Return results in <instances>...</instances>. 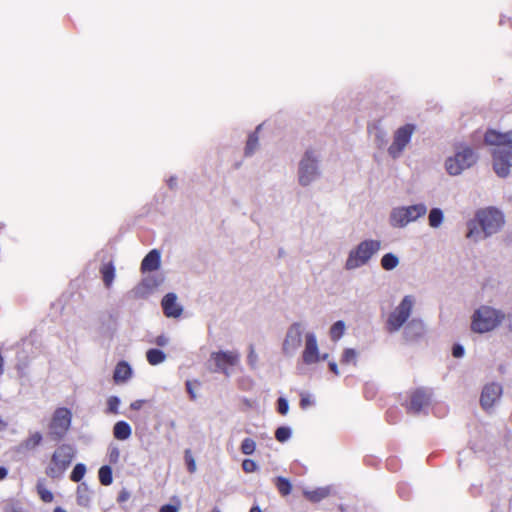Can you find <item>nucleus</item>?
<instances>
[{"label": "nucleus", "instance_id": "obj_1", "mask_svg": "<svg viewBox=\"0 0 512 512\" xmlns=\"http://www.w3.org/2000/svg\"><path fill=\"white\" fill-rule=\"evenodd\" d=\"M504 215L494 207H487L476 212L475 218L468 222L466 237L475 242L497 233L504 225Z\"/></svg>", "mask_w": 512, "mask_h": 512}, {"label": "nucleus", "instance_id": "obj_2", "mask_svg": "<svg viewBox=\"0 0 512 512\" xmlns=\"http://www.w3.org/2000/svg\"><path fill=\"white\" fill-rule=\"evenodd\" d=\"M484 141L488 145L498 147L492 154L493 169L499 177H506L509 168L512 167V130L505 133L488 130L484 135Z\"/></svg>", "mask_w": 512, "mask_h": 512}, {"label": "nucleus", "instance_id": "obj_3", "mask_svg": "<svg viewBox=\"0 0 512 512\" xmlns=\"http://www.w3.org/2000/svg\"><path fill=\"white\" fill-rule=\"evenodd\" d=\"M504 318L505 315L500 310L481 306L472 316L471 330L476 333L490 332L501 324Z\"/></svg>", "mask_w": 512, "mask_h": 512}, {"label": "nucleus", "instance_id": "obj_4", "mask_svg": "<svg viewBox=\"0 0 512 512\" xmlns=\"http://www.w3.org/2000/svg\"><path fill=\"white\" fill-rule=\"evenodd\" d=\"M477 159L478 156L471 147L459 144L456 147L454 156L447 158L445 168L449 175L456 176L473 166Z\"/></svg>", "mask_w": 512, "mask_h": 512}, {"label": "nucleus", "instance_id": "obj_5", "mask_svg": "<svg viewBox=\"0 0 512 512\" xmlns=\"http://www.w3.org/2000/svg\"><path fill=\"white\" fill-rule=\"evenodd\" d=\"M380 248L381 242L379 240L371 239L360 242L355 249L350 251L345 263V268L352 270L367 264Z\"/></svg>", "mask_w": 512, "mask_h": 512}, {"label": "nucleus", "instance_id": "obj_6", "mask_svg": "<svg viewBox=\"0 0 512 512\" xmlns=\"http://www.w3.org/2000/svg\"><path fill=\"white\" fill-rule=\"evenodd\" d=\"M75 457V450L69 444H61L53 452L46 474L51 478H59L67 470Z\"/></svg>", "mask_w": 512, "mask_h": 512}, {"label": "nucleus", "instance_id": "obj_7", "mask_svg": "<svg viewBox=\"0 0 512 512\" xmlns=\"http://www.w3.org/2000/svg\"><path fill=\"white\" fill-rule=\"evenodd\" d=\"M72 420V413L68 408H57L48 425L49 437L53 441L62 440L70 429Z\"/></svg>", "mask_w": 512, "mask_h": 512}, {"label": "nucleus", "instance_id": "obj_8", "mask_svg": "<svg viewBox=\"0 0 512 512\" xmlns=\"http://www.w3.org/2000/svg\"><path fill=\"white\" fill-rule=\"evenodd\" d=\"M414 300L412 296H405L400 304L392 311L386 322V329L390 333L398 331L409 318Z\"/></svg>", "mask_w": 512, "mask_h": 512}, {"label": "nucleus", "instance_id": "obj_9", "mask_svg": "<svg viewBox=\"0 0 512 512\" xmlns=\"http://www.w3.org/2000/svg\"><path fill=\"white\" fill-rule=\"evenodd\" d=\"M426 212L427 207L422 203L406 207H398L391 213V223L396 227H404L408 223L424 216Z\"/></svg>", "mask_w": 512, "mask_h": 512}, {"label": "nucleus", "instance_id": "obj_10", "mask_svg": "<svg viewBox=\"0 0 512 512\" xmlns=\"http://www.w3.org/2000/svg\"><path fill=\"white\" fill-rule=\"evenodd\" d=\"M416 131V126L407 123L395 130L393 141L388 147V154L393 158H399L410 143L412 135Z\"/></svg>", "mask_w": 512, "mask_h": 512}, {"label": "nucleus", "instance_id": "obj_11", "mask_svg": "<svg viewBox=\"0 0 512 512\" xmlns=\"http://www.w3.org/2000/svg\"><path fill=\"white\" fill-rule=\"evenodd\" d=\"M431 400L432 393L430 390L423 387L413 389L409 392V401L405 404L406 411L418 414L430 405Z\"/></svg>", "mask_w": 512, "mask_h": 512}, {"label": "nucleus", "instance_id": "obj_12", "mask_svg": "<svg viewBox=\"0 0 512 512\" xmlns=\"http://www.w3.org/2000/svg\"><path fill=\"white\" fill-rule=\"evenodd\" d=\"M317 160L313 157L312 151H306L299 166V182L306 186L310 184L317 175Z\"/></svg>", "mask_w": 512, "mask_h": 512}, {"label": "nucleus", "instance_id": "obj_13", "mask_svg": "<svg viewBox=\"0 0 512 512\" xmlns=\"http://www.w3.org/2000/svg\"><path fill=\"white\" fill-rule=\"evenodd\" d=\"M327 357L328 354L320 356L316 336L313 333H307L305 336V348L302 353L303 362L311 365L319 362L320 359L326 360Z\"/></svg>", "mask_w": 512, "mask_h": 512}, {"label": "nucleus", "instance_id": "obj_14", "mask_svg": "<svg viewBox=\"0 0 512 512\" xmlns=\"http://www.w3.org/2000/svg\"><path fill=\"white\" fill-rule=\"evenodd\" d=\"M502 395V387L498 383H489L482 389L480 396L481 407L488 411L500 399Z\"/></svg>", "mask_w": 512, "mask_h": 512}, {"label": "nucleus", "instance_id": "obj_15", "mask_svg": "<svg viewBox=\"0 0 512 512\" xmlns=\"http://www.w3.org/2000/svg\"><path fill=\"white\" fill-rule=\"evenodd\" d=\"M302 342V331L299 323H294L290 326L287 331L285 340L283 342V351L285 354H289L301 346Z\"/></svg>", "mask_w": 512, "mask_h": 512}, {"label": "nucleus", "instance_id": "obj_16", "mask_svg": "<svg viewBox=\"0 0 512 512\" xmlns=\"http://www.w3.org/2000/svg\"><path fill=\"white\" fill-rule=\"evenodd\" d=\"M217 368L225 374H228V367L235 366L238 363L239 355L235 352H215L212 354Z\"/></svg>", "mask_w": 512, "mask_h": 512}, {"label": "nucleus", "instance_id": "obj_17", "mask_svg": "<svg viewBox=\"0 0 512 512\" xmlns=\"http://www.w3.org/2000/svg\"><path fill=\"white\" fill-rule=\"evenodd\" d=\"M161 305L167 317L177 318L182 314V307L177 303V297L173 293L166 294L162 299Z\"/></svg>", "mask_w": 512, "mask_h": 512}, {"label": "nucleus", "instance_id": "obj_18", "mask_svg": "<svg viewBox=\"0 0 512 512\" xmlns=\"http://www.w3.org/2000/svg\"><path fill=\"white\" fill-rule=\"evenodd\" d=\"M161 255L156 249L151 250L141 262V272L155 271L160 267Z\"/></svg>", "mask_w": 512, "mask_h": 512}, {"label": "nucleus", "instance_id": "obj_19", "mask_svg": "<svg viewBox=\"0 0 512 512\" xmlns=\"http://www.w3.org/2000/svg\"><path fill=\"white\" fill-rule=\"evenodd\" d=\"M131 376L132 370L130 365L125 361L118 362L113 373L115 383H124L129 380Z\"/></svg>", "mask_w": 512, "mask_h": 512}, {"label": "nucleus", "instance_id": "obj_20", "mask_svg": "<svg viewBox=\"0 0 512 512\" xmlns=\"http://www.w3.org/2000/svg\"><path fill=\"white\" fill-rule=\"evenodd\" d=\"M304 497L313 503H318L330 495V488L319 487L314 490H305Z\"/></svg>", "mask_w": 512, "mask_h": 512}, {"label": "nucleus", "instance_id": "obj_21", "mask_svg": "<svg viewBox=\"0 0 512 512\" xmlns=\"http://www.w3.org/2000/svg\"><path fill=\"white\" fill-rule=\"evenodd\" d=\"M42 440V434L38 431H35L21 442L20 448L25 451L34 450L42 443Z\"/></svg>", "mask_w": 512, "mask_h": 512}, {"label": "nucleus", "instance_id": "obj_22", "mask_svg": "<svg viewBox=\"0 0 512 512\" xmlns=\"http://www.w3.org/2000/svg\"><path fill=\"white\" fill-rule=\"evenodd\" d=\"M100 272L102 275L104 285L106 286V288H110L115 277V267L113 263L108 262L103 264L100 269Z\"/></svg>", "mask_w": 512, "mask_h": 512}, {"label": "nucleus", "instance_id": "obj_23", "mask_svg": "<svg viewBox=\"0 0 512 512\" xmlns=\"http://www.w3.org/2000/svg\"><path fill=\"white\" fill-rule=\"evenodd\" d=\"M114 437L118 440H126L131 435V427L125 421H119L113 428Z\"/></svg>", "mask_w": 512, "mask_h": 512}, {"label": "nucleus", "instance_id": "obj_24", "mask_svg": "<svg viewBox=\"0 0 512 512\" xmlns=\"http://www.w3.org/2000/svg\"><path fill=\"white\" fill-rule=\"evenodd\" d=\"M259 129H260V126L256 129V131H254L253 133H251L248 136V140H247L246 147H245V155L246 156H251L258 147V143H259L258 130Z\"/></svg>", "mask_w": 512, "mask_h": 512}, {"label": "nucleus", "instance_id": "obj_25", "mask_svg": "<svg viewBox=\"0 0 512 512\" xmlns=\"http://www.w3.org/2000/svg\"><path fill=\"white\" fill-rule=\"evenodd\" d=\"M275 486L282 496H287L292 491V485L290 481L282 476H278L275 478Z\"/></svg>", "mask_w": 512, "mask_h": 512}, {"label": "nucleus", "instance_id": "obj_26", "mask_svg": "<svg viewBox=\"0 0 512 512\" xmlns=\"http://www.w3.org/2000/svg\"><path fill=\"white\" fill-rule=\"evenodd\" d=\"M146 358L149 364L158 365L165 360L166 355L159 349H149L146 353Z\"/></svg>", "mask_w": 512, "mask_h": 512}, {"label": "nucleus", "instance_id": "obj_27", "mask_svg": "<svg viewBox=\"0 0 512 512\" xmlns=\"http://www.w3.org/2000/svg\"><path fill=\"white\" fill-rule=\"evenodd\" d=\"M98 477L99 481L102 485L108 486L112 484L113 477H112V469L108 465L102 466L98 471Z\"/></svg>", "mask_w": 512, "mask_h": 512}, {"label": "nucleus", "instance_id": "obj_28", "mask_svg": "<svg viewBox=\"0 0 512 512\" xmlns=\"http://www.w3.org/2000/svg\"><path fill=\"white\" fill-rule=\"evenodd\" d=\"M399 264V260L396 255L392 253L385 254L381 259V266L384 270H393Z\"/></svg>", "mask_w": 512, "mask_h": 512}, {"label": "nucleus", "instance_id": "obj_29", "mask_svg": "<svg viewBox=\"0 0 512 512\" xmlns=\"http://www.w3.org/2000/svg\"><path fill=\"white\" fill-rule=\"evenodd\" d=\"M345 323L342 320L335 322L330 328V338L332 341H338L344 334Z\"/></svg>", "mask_w": 512, "mask_h": 512}, {"label": "nucleus", "instance_id": "obj_30", "mask_svg": "<svg viewBox=\"0 0 512 512\" xmlns=\"http://www.w3.org/2000/svg\"><path fill=\"white\" fill-rule=\"evenodd\" d=\"M428 221L431 227H439L443 221V212L439 208L431 209L428 216Z\"/></svg>", "mask_w": 512, "mask_h": 512}, {"label": "nucleus", "instance_id": "obj_31", "mask_svg": "<svg viewBox=\"0 0 512 512\" xmlns=\"http://www.w3.org/2000/svg\"><path fill=\"white\" fill-rule=\"evenodd\" d=\"M85 473H86V466L82 463H78L74 466V468L70 474V479L73 482H80L83 479Z\"/></svg>", "mask_w": 512, "mask_h": 512}, {"label": "nucleus", "instance_id": "obj_32", "mask_svg": "<svg viewBox=\"0 0 512 512\" xmlns=\"http://www.w3.org/2000/svg\"><path fill=\"white\" fill-rule=\"evenodd\" d=\"M241 452L245 455H251L256 450V443L252 438H245L241 443Z\"/></svg>", "mask_w": 512, "mask_h": 512}, {"label": "nucleus", "instance_id": "obj_33", "mask_svg": "<svg viewBox=\"0 0 512 512\" xmlns=\"http://www.w3.org/2000/svg\"><path fill=\"white\" fill-rule=\"evenodd\" d=\"M357 352L352 348L344 350L341 358L342 364H356Z\"/></svg>", "mask_w": 512, "mask_h": 512}, {"label": "nucleus", "instance_id": "obj_34", "mask_svg": "<svg viewBox=\"0 0 512 512\" xmlns=\"http://www.w3.org/2000/svg\"><path fill=\"white\" fill-rule=\"evenodd\" d=\"M291 437V429L286 426H281L275 431V438L277 441L283 443Z\"/></svg>", "mask_w": 512, "mask_h": 512}, {"label": "nucleus", "instance_id": "obj_35", "mask_svg": "<svg viewBox=\"0 0 512 512\" xmlns=\"http://www.w3.org/2000/svg\"><path fill=\"white\" fill-rule=\"evenodd\" d=\"M184 458L189 473H194L196 471V462L190 449L185 450Z\"/></svg>", "mask_w": 512, "mask_h": 512}, {"label": "nucleus", "instance_id": "obj_36", "mask_svg": "<svg viewBox=\"0 0 512 512\" xmlns=\"http://www.w3.org/2000/svg\"><path fill=\"white\" fill-rule=\"evenodd\" d=\"M242 469L246 473H252L257 470V464L252 459H245L242 462Z\"/></svg>", "mask_w": 512, "mask_h": 512}, {"label": "nucleus", "instance_id": "obj_37", "mask_svg": "<svg viewBox=\"0 0 512 512\" xmlns=\"http://www.w3.org/2000/svg\"><path fill=\"white\" fill-rule=\"evenodd\" d=\"M288 410H289L288 401L285 398L280 397L277 400V411H278V413H280L281 415H286Z\"/></svg>", "mask_w": 512, "mask_h": 512}, {"label": "nucleus", "instance_id": "obj_38", "mask_svg": "<svg viewBox=\"0 0 512 512\" xmlns=\"http://www.w3.org/2000/svg\"><path fill=\"white\" fill-rule=\"evenodd\" d=\"M107 404H108L109 412H111V413H117L118 412V406L120 404V400H119L118 397H116V396L109 397L108 401H107Z\"/></svg>", "mask_w": 512, "mask_h": 512}, {"label": "nucleus", "instance_id": "obj_39", "mask_svg": "<svg viewBox=\"0 0 512 512\" xmlns=\"http://www.w3.org/2000/svg\"><path fill=\"white\" fill-rule=\"evenodd\" d=\"M300 407L301 409L305 410L307 409L308 407H310L311 405H313V400L311 399V396L307 393H301L300 394Z\"/></svg>", "mask_w": 512, "mask_h": 512}, {"label": "nucleus", "instance_id": "obj_40", "mask_svg": "<svg viewBox=\"0 0 512 512\" xmlns=\"http://www.w3.org/2000/svg\"><path fill=\"white\" fill-rule=\"evenodd\" d=\"M194 384H195L196 386H199V385H200V383H199L198 381H194V382H192V381H187V382H186V390H187V392H188V394H189V396H190L191 400H195V399H196V397H197V396H196V393H195V391H194Z\"/></svg>", "mask_w": 512, "mask_h": 512}, {"label": "nucleus", "instance_id": "obj_41", "mask_svg": "<svg viewBox=\"0 0 512 512\" xmlns=\"http://www.w3.org/2000/svg\"><path fill=\"white\" fill-rule=\"evenodd\" d=\"M39 494H40L41 499L44 502L49 503V502L53 501L54 497H53V494L51 491L46 490V489H41V490H39Z\"/></svg>", "mask_w": 512, "mask_h": 512}, {"label": "nucleus", "instance_id": "obj_42", "mask_svg": "<svg viewBox=\"0 0 512 512\" xmlns=\"http://www.w3.org/2000/svg\"><path fill=\"white\" fill-rule=\"evenodd\" d=\"M452 355L455 358L462 357L464 355V348L459 344H455L452 348Z\"/></svg>", "mask_w": 512, "mask_h": 512}, {"label": "nucleus", "instance_id": "obj_43", "mask_svg": "<svg viewBox=\"0 0 512 512\" xmlns=\"http://www.w3.org/2000/svg\"><path fill=\"white\" fill-rule=\"evenodd\" d=\"M178 511H179V507L175 506V505H171V504L163 505L159 510V512H178Z\"/></svg>", "mask_w": 512, "mask_h": 512}, {"label": "nucleus", "instance_id": "obj_44", "mask_svg": "<svg viewBox=\"0 0 512 512\" xmlns=\"http://www.w3.org/2000/svg\"><path fill=\"white\" fill-rule=\"evenodd\" d=\"M146 401L142 399L135 400L130 404L132 410H140Z\"/></svg>", "mask_w": 512, "mask_h": 512}, {"label": "nucleus", "instance_id": "obj_45", "mask_svg": "<svg viewBox=\"0 0 512 512\" xmlns=\"http://www.w3.org/2000/svg\"><path fill=\"white\" fill-rule=\"evenodd\" d=\"M109 459L111 463H116L119 459V451L117 448L111 450L109 454Z\"/></svg>", "mask_w": 512, "mask_h": 512}, {"label": "nucleus", "instance_id": "obj_46", "mask_svg": "<svg viewBox=\"0 0 512 512\" xmlns=\"http://www.w3.org/2000/svg\"><path fill=\"white\" fill-rule=\"evenodd\" d=\"M168 342V339L164 335H160L156 337L155 343L158 346H165Z\"/></svg>", "mask_w": 512, "mask_h": 512}, {"label": "nucleus", "instance_id": "obj_47", "mask_svg": "<svg viewBox=\"0 0 512 512\" xmlns=\"http://www.w3.org/2000/svg\"><path fill=\"white\" fill-rule=\"evenodd\" d=\"M129 493L125 490L121 491L118 496V502H124L129 499Z\"/></svg>", "mask_w": 512, "mask_h": 512}, {"label": "nucleus", "instance_id": "obj_48", "mask_svg": "<svg viewBox=\"0 0 512 512\" xmlns=\"http://www.w3.org/2000/svg\"><path fill=\"white\" fill-rule=\"evenodd\" d=\"M329 369L331 370V372H333L335 375H339V370H338V366L335 362H330L329 363Z\"/></svg>", "mask_w": 512, "mask_h": 512}, {"label": "nucleus", "instance_id": "obj_49", "mask_svg": "<svg viewBox=\"0 0 512 512\" xmlns=\"http://www.w3.org/2000/svg\"><path fill=\"white\" fill-rule=\"evenodd\" d=\"M7 476V469L0 467V480H3Z\"/></svg>", "mask_w": 512, "mask_h": 512}, {"label": "nucleus", "instance_id": "obj_50", "mask_svg": "<svg viewBox=\"0 0 512 512\" xmlns=\"http://www.w3.org/2000/svg\"><path fill=\"white\" fill-rule=\"evenodd\" d=\"M3 371H4V360H3L2 355L0 354V375L3 373Z\"/></svg>", "mask_w": 512, "mask_h": 512}, {"label": "nucleus", "instance_id": "obj_51", "mask_svg": "<svg viewBox=\"0 0 512 512\" xmlns=\"http://www.w3.org/2000/svg\"><path fill=\"white\" fill-rule=\"evenodd\" d=\"M250 512H262V510H261L258 506H253V507L250 509Z\"/></svg>", "mask_w": 512, "mask_h": 512}, {"label": "nucleus", "instance_id": "obj_52", "mask_svg": "<svg viewBox=\"0 0 512 512\" xmlns=\"http://www.w3.org/2000/svg\"><path fill=\"white\" fill-rule=\"evenodd\" d=\"M53 512H67V511L62 509L61 507H57V508L54 509Z\"/></svg>", "mask_w": 512, "mask_h": 512}, {"label": "nucleus", "instance_id": "obj_53", "mask_svg": "<svg viewBox=\"0 0 512 512\" xmlns=\"http://www.w3.org/2000/svg\"><path fill=\"white\" fill-rule=\"evenodd\" d=\"M211 512H220L217 508L213 509Z\"/></svg>", "mask_w": 512, "mask_h": 512}, {"label": "nucleus", "instance_id": "obj_54", "mask_svg": "<svg viewBox=\"0 0 512 512\" xmlns=\"http://www.w3.org/2000/svg\"><path fill=\"white\" fill-rule=\"evenodd\" d=\"M0 425L5 426V423L0 419Z\"/></svg>", "mask_w": 512, "mask_h": 512}]
</instances>
